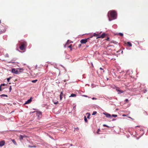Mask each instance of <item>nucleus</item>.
Returning <instances> with one entry per match:
<instances>
[{
	"label": "nucleus",
	"mask_w": 148,
	"mask_h": 148,
	"mask_svg": "<svg viewBox=\"0 0 148 148\" xmlns=\"http://www.w3.org/2000/svg\"><path fill=\"white\" fill-rule=\"evenodd\" d=\"M103 126L104 127H109L108 126V125H106V124H103Z\"/></svg>",
	"instance_id": "c756f323"
},
{
	"label": "nucleus",
	"mask_w": 148,
	"mask_h": 148,
	"mask_svg": "<svg viewBox=\"0 0 148 148\" xmlns=\"http://www.w3.org/2000/svg\"><path fill=\"white\" fill-rule=\"evenodd\" d=\"M32 97H31L29 99H28L27 101H25V103H24V104H29L32 101Z\"/></svg>",
	"instance_id": "39448f33"
},
{
	"label": "nucleus",
	"mask_w": 148,
	"mask_h": 148,
	"mask_svg": "<svg viewBox=\"0 0 148 148\" xmlns=\"http://www.w3.org/2000/svg\"><path fill=\"white\" fill-rule=\"evenodd\" d=\"M9 89H10V92L11 91V90L12 89V88H11V86H10V88H9Z\"/></svg>",
	"instance_id": "7c9ffc66"
},
{
	"label": "nucleus",
	"mask_w": 148,
	"mask_h": 148,
	"mask_svg": "<svg viewBox=\"0 0 148 148\" xmlns=\"http://www.w3.org/2000/svg\"><path fill=\"white\" fill-rule=\"evenodd\" d=\"M12 142L15 145H16V142L15 141V140L14 139H12Z\"/></svg>",
	"instance_id": "aec40b11"
},
{
	"label": "nucleus",
	"mask_w": 148,
	"mask_h": 148,
	"mask_svg": "<svg viewBox=\"0 0 148 148\" xmlns=\"http://www.w3.org/2000/svg\"><path fill=\"white\" fill-rule=\"evenodd\" d=\"M128 117L129 118H130V119H132V118H131L130 116H129Z\"/></svg>",
	"instance_id": "ea45409f"
},
{
	"label": "nucleus",
	"mask_w": 148,
	"mask_h": 148,
	"mask_svg": "<svg viewBox=\"0 0 148 148\" xmlns=\"http://www.w3.org/2000/svg\"><path fill=\"white\" fill-rule=\"evenodd\" d=\"M23 69H16L13 68L12 69V72L16 74H18L22 72Z\"/></svg>",
	"instance_id": "7ed1b4c3"
},
{
	"label": "nucleus",
	"mask_w": 148,
	"mask_h": 148,
	"mask_svg": "<svg viewBox=\"0 0 148 148\" xmlns=\"http://www.w3.org/2000/svg\"><path fill=\"white\" fill-rule=\"evenodd\" d=\"M42 115L41 113L40 112H37V115L39 117L41 116Z\"/></svg>",
	"instance_id": "ddd939ff"
},
{
	"label": "nucleus",
	"mask_w": 148,
	"mask_h": 148,
	"mask_svg": "<svg viewBox=\"0 0 148 148\" xmlns=\"http://www.w3.org/2000/svg\"><path fill=\"white\" fill-rule=\"evenodd\" d=\"M74 95H75V97L76 96V95L75 94Z\"/></svg>",
	"instance_id": "a18cd8bd"
},
{
	"label": "nucleus",
	"mask_w": 148,
	"mask_h": 148,
	"mask_svg": "<svg viewBox=\"0 0 148 148\" xmlns=\"http://www.w3.org/2000/svg\"><path fill=\"white\" fill-rule=\"evenodd\" d=\"M99 34H96V33H94L90 37V38H92L93 36H96L97 37V38L99 36Z\"/></svg>",
	"instance_id": "6e6552de"
},
{
	"label": "nucleus",
	"mask_w": 148,
	"mask_h": 148,
	"mask_svg": "<svg viewBox=\"0 0 148 148\" xmlns=\"http://www.w3.org/2000/svg\"><path fill=\"white\" fill-rule=\"evenodd\" d=\"M125 101H126V102H127V101H128V100L127 99H126L125 100Z\"/></svg>",
	"instance_id": "c9c22d12"
},
{
	"label": "nucleus",
	"mask_w": 148,
	"mask_h": 148,
	"mask_svg": "<svg viewBox=\"0 0 148 148\" xmlns=\"http://www.w3.org/2000/svg\"><path fill=\"white\" fill-rule=\"evenodd\" d=\"M11 78V77H10L8 78L7 79V81H8V82H9L10 81V79Z\"/></svg>",
	"instance_id": "bb28decb"
},
{
	"label": "nucleus",
	"mask_w": 148,
	"mask_h": 148,
	"mask_svg": "<svg viewBox=\"0 0 148 148\" xmlns=\"http://www.w3.org/2000/svg\"><path fill=\"white\" fill-rule=\"evenodd\" d=\"M108 16L109 21H111L112 20L115 19L116 18V12L114 10L110 11L108 12Z\"/></svg>",
	"instance_id": "f257e3e1"
},
{
	"label": "nucleus",
	"mask_w": 148,
	"mask_h": 148,
	"mask_svg": "<svg viewBox=\"0 0 148 148\" xmlns=\"http://www.w3.org/2000/svg\"><path fill=\"white\" fill-rule=\"evenodd\" d=\"M138 127V126H136V127Z\"/></svg>",
	"instance_id": "de8ad7c7"
},
{
	"label": "nucleus",
	"mask_w": 148,
	"mask_h": 148,
	"mask_svg": "<svg viewBox=\"0 0 148 148\" xmlns=\"http://www.w3.org/2000/svg\"><path fill=\"white\" fill-rule=\"evenodd\" d=\"M82 96H83V97H87V95H83Z\"/></svg>",
	"instance_id": "f704fd0d"
},
{
	"label": "nucleus",
	"mask_w": 148,
	"mask_h": 148,
	"mask_svg": "<svg viewBox=\"0 0 148 148\" xmlns=\"http://www.w3.org/2000/svg\"><path fill=\"white\" fill-rule=\"evenodd\" d=\"M112 116L113 117H116L117 116V115L116 114H112Z\"/></svg>",
	"instance_id": "b1692460"
},
{
	"label": "nucleus",
	"mask_w": 148,
	"mask_h": 148,
	"mask_svg": "<svg viewBox=\"0 0 148 148\" xmlns=\"http://www.w3.org/2000/svg\"><path fill=\"white\" fill-rule=\"evenodd\" d=\"M118 94H121L122 93H123V90H119V91H118Z\"/></svg>",
	"instance_id": "6ab92c4d"
},
{
	"label": "nucleus",
	"mask_w": 148,
	"mask_h": 148,
	"mask_svg": "<svg viewBox=\"0 0 148 148\" xmlns=\"http://www.w3.org/2000/svg\"><path fill=\"white\" fill-rule=\"evenodd\" d=\"M92 99H96L95 98H94V97H93V98H92Z\"/></svg>",
	"instance_id": "a19ab883"
},
{
	"label": "nucleus",
	"mask_w": 148,
	"mask_h": 148,
	"mask_svg": "<svg viewBox=\"0 0 148 148\" xmlns=\"http://www.w3.org/2000/svg\"><path fill=\"white\" fill-rule=\"evenodd\" d=\"M119 34L120 36H123V34L121 33H119Z\"/></svg>",
	"instance_id": "a878e982"
},
{
	"label": "nucleus",
	"mask_w": 148,
	"mask_h": 148,
	"mask_svg": "<svg viewBox=\"0 0 148 148\" xmlns=\"http://www.w3.org/2000/svg\"><path fill=\"white\" fill-rule=\"evenodd\" d=\"M25 136H23L22 135H21L20 136L19 139L20 140L23 139L24 137Z\"/></svg>",
	"instance_id": "4468645a"
},
{
	"label": "nucleus",
	"mask_w": 148,
	"mask_h": 148,
	"mask_svg": "<svg viewBox=\"0 0 148 148\" xmlns=\"http://www.w3.org/2000/svg\"><path fill=\"white\" fill-rule=\"evenodd\" d=\"M86 115H88L87 116V118L88 119H90V114L89 113H87L86 114Z\"/></svg>",
	"instance_id": "dca6fc26"
},
{
	"label": "nucleus",
	"mask_w": 148,
	"mask_h": 148,
	"mask_svg": "<svg viewBox=\"0 0 148 148\" xmlns=\"http://www.w3.org/2000/svg\"><path fill=\"white\" fill-rule=\"evenodd\" d=\"M1 87H2V86L0 85V91H1L2 90H1Z\"/></svg>",
	"instance_id": "72a5a7b5"
},
{
	"label": "nucleus",
	"mask_w": 148,
	"mask_h": 148,
	"mask_svg": "<svg viewBox=\"0 0 148 148\" xmlns=\"http://www.w3.org/2000/svg\"><path fill=\"white\" fill-rule=\"evenodd\" d=\"M106 35V34L105 33H103L101 35H99V36L97 38H96L97 39L98 38H104V37H105V36Z\"/></svg>",
	"instance_id": "423d86ee"
},
{
	"label": "nucleus",
	"mask_w": 148,
	"mask_h": 148,
	"mask_svg": "<svg viewBox=\"0 0 148 148\" xmlns=\"http://www.w3.org/2000/svg\"><path fill=\"white\" fill-rule=\"evenodd\" d=\"M81 46V44H80V45H79V46Z\"/></svg>",
	"instance_id": "37998d69"
},
{
	"label": "nucleus",
	"mask_w": 148,
	"mask_h": 148,
	"mask_svg": "<svg viewBox=\"0 0 148 148\" xmlns=\"http://www.w3.org/2000/svg\"><path fill=\"white\" fill-rule=\"evenodd\" d=\"M75 129H76V130H78L79 129L78 127L75 128Z\"/></svg>",
	"instance_id": "2f4dec72"
},
{
	"label": "nucleus",
	"mask_w": 148,
	"mask_h": 148,
	"mask_svg": "<svg viewBox=\"0 0 148 148\" xmlns=\"http://www.w3.org/2000/svg\"><path fill=\"white\" fill-rule=\"evenodd\" d=\"M109 37H108V38L107 39H106L108 40H109Z\"/></svg>",
	"instance_id": "79ce46f5"
},
{
	"label": "nucleus",
	"mask_w": 148,
	"mask_h": 148,
	"mask_svg": "<svg viewBox=\"0 0 148 148\" xmlns=\"http://www.w3.org/2000/svg\"><path fill=\"white\" fill-rule=\"evenodd\" d=\"M66 45H66V44L65 45V47H66Z\"/></svg>",
	"instance_id": "49530a36"
},
{
	"label": "nucleus",
	"mask_w": 148,
	"mask_h": 148,
	"mask_svg": "<svg viewBox=\"0 0 148 148\" xmlns=\"http://www.w3.org/2000/svg\"><path fill=\"white\" fill-rule=\"evenodd\" d=\"M103 114H104L107 118H110L111 116V115L109 113H103Z\"/></svg>",
	"instance_id": "9d476101"
},
{
	"label": "nucleus",
	"mask_w": 148,
	"mask_h": 148,
	"mask_svg": "<svg viewBox=\"0 0 148 148\" xmlns=\"http://www.w3.org/2000/svg\"><path fill=\"white\" fill-rule=\"evenodd\" d=\"M97 112L96 111H94L92 114V115H94L95 114L97 113Z\"/></svg>",
	"instance_id": "5701e85b"
},
{
	"label": "nucleus",
	"mask_w": 148,
	"mask_h": 148,
	"mask_svg": "<svg viewBox=\"0 0 148 148\" xmlns=\"http://www.w3.org/2000/svg\"><path fill=\"white\" fill-rule=\"evenodd\" d=\"M99 69L101 71V73H102L104 72V71L103 69L102 68L100 67L99 68Z\"/></svg>",
	"instance_id": "2eb2a0df"
},
{
	"label": "nucleus",
	"mask_w": 148,
	"mask_h": 148,
	"mask_svg": "<svg viewBox=\"0 0 148 148\" xmlns=\"http://www.w3.org/2000/svg\"><path fill=\"white\" fill-rule=\"evenodd\" d=\"M4 27L3 26L0 27V33H3L5 32V29H4Z\"/></svg>",
	"instance_id": "0eeeda50"
},
{
	"label": "nucleus",
	"mask_w": 148,
	"mask_h": 148,
	"mask_svg": "<svg viewBox=\"0 0 148 148\" xmlns=\"http://www.w3.org/2000/svg\"><path fill=\"white\" fill-rule=\"evenodd\" d=\"M115 88H116V90L118 92V91L120 90L119 89V87H116V86H115Z\"/></svg>",
	"instance_id": "4be33fe9"
},
{
	"label": "nucleus",
	"mask_w": 148,
	"mask_h": 148,
	"mask_svg": "<svg viewBox=\"0 0 148 148\" xmlns=\"http://www.w3.org/2000/svg\"><path fill=\"white\" fill-rule=\"evenodd\" d=\"M84 120L85 122L87 123L88 120L86 118V116H84Z\"/></svg>",
	"instance_id": "a211bd4d"
},
{
	"label": "nucleus",
	"mask_w": 148,
	"mask_h": 148,
	"mask_svg": "<svg viewBox=\"0 0 148 148\" xmlns=\"http://www.w3.org/2000/svg\"><path fill=\"white\" fill-rule=\"evenodd\" d=\"M20 43L21 45L19 47V49L21 51H24L25 50L27 46V42L25 41H24L21 42Z\"/></svg>",
	"instance_id": "f03ea898"
},
{
	"label": "nucleus",
	"mask_w": 148,
	"mask_h": 148,
	"mask_svg": "<svg viewBox=\"0 0 148 148\" xmlns=\"http://www.w3.org/2000/svg\"><path fill=\"white\" fill-rule=\"evenodd\" d=\"M74 97V94L73 93H72V94L71 96H69V97Z\"/></svg>",
	"instance_id": "cd10ccee"
},
{
	"label": "nucleus",
	"mask_w": 148,
	"mask_h": 148,
	"mask_svg": "<svg viewBox=\"0 0 148 148\" xmlns=\"http://www.w3.org/2000/svg\"><path fill=\"white\" fill-rule=\"evenodd\" d=\"M58 101H57V102H54V103L55 104H57V103H58Z\"/></svg>",
	"instance_id": "4c0bfd02"
},
{
	"label": "nucleus",
	"mask_w": 148,
	"mask_h": 148,
	"mask_svg": "<svg viewBox=\"0 0 148 148\" xmlns=\"http://www.w3.org/2000/svg\"><path fill=\"white\" fill-rule=\"evenodd\" d=\"M100 130L99 129H98L97 130V133L98 134H99V132L100 131Z\"/></svg>",
	"instance_id": "393cba45"
},
{
	"label": "nucleus",
	"mask_w": 148,
	"mask_h": 148,
	"mask_svg": "<svg viewBox=\"0 0 148 148\" xmlns=\"http://www.w3.org/2000/svg\"><path fill=\"white\" fill-rule=\"evenodd\" d=\"M5 84H1V86H5Z\"/></svg>",
	"instance_id": "473e14b6"
},
{
	"label": "nucleus",
	"mask_w": 148,
	"mask_h": 148,
	"mask_svg": "<svg viewBox=\"0 0 148 148\" xmlns=\"http://www.w3.org/2000/svg\"><path fill=\"white\" fill-rule=\"evenodd\" d=\"M122 116H126L127 115L125 114H123L122 115Z\"/></svg>",
	"instance_id": "e433bc0d"
},
{
	"label": "nucleus",
	"mask_w": 148,
	"mask_h": 148,
	"mask_svg": "<svg viewBox=\"0 0 148 148\" xmlns=\"http://www.w3.org/2000/svg\"><path fill=\"white\" fill-rule=\"evenodd\" d=\"M127 45L129 47H131L132 46V44L130 42H127Z\"/></svg>",
	"instance_id": "f8f14e48"
},
{
	"label": "nucleus",
	"mask_w": 148,
	"mask_h": 148,
	"mask_svg": "<svg viewBox=\"0 0 148 148\" xmlns=\"http://www.w3.org/2000/svg\"><path fill=\"white\" fill-rule=\"evenodd\" d=\"M68 47L70 48H71V45H69L68 46H67Z\"/></svg>",
	"instance_id": "c85d7f7f"
},
{
	"label": "nucleus",
	"mask_w": 148,
	"mask_h": 148,
	"mask_svg": "<svg viewBox=\"0 0 148 148\" xmlns=\"http://www.w3.org/2000/svg\"><path fill=\"white\" fill-rule=\"evenodd\" d=\"M90 38H87L82 39L80 40V42L82 44H85L88 41Z\"/></svg>",
	"instance_id": "20e7f679"
},
{
	"label": "nucleus",
	"mask_w": 148,
	"mask_h": 148,
	"mask_svg": "<svg viewBox=\"0 0 148 148\" xmlns=\"http://www.w3.org/2000/svg\"><path fill=\"white\" fill-rule=\"evenodd\" d=\"M5 142L4 141L0 142V146H2L5 144Z\"/></svg>",
	"instance_id": "9b49d317"
},
{
	"label": "nucleus",
	"mask_w": 148,
	"mask_h": 148,
	"mask_svg": "<svg viewBox=\"0 0 148 148\" xmlns=\"http://www.w3.org/2000/svg\"><path fill=\"white\" fill-rule=\"evenodd\" d=\"M88 47V46H86V47Z\"/></svg>",
	"instance_id": "c03bdc74"
},
{
	"label": "nucleus",
	"mask_w": 148,
	"mask_h": 148,
	"mask_svg": "<svg viewBox=\"0 0 148 148\" xmlns=\"http://www.w3.org/2000/svg\"><path fill=\"white\" fill-rule=\"evenodd\" d=\"M38 81L37 79H36L35 80H33L32 81V82L33 83H35L36 82Z\"/></svg>",
	"instance_id": "412c9836"
},
{
	"label": "nucleus",
	"mask_w": 148,
	"mask_h": 148,
	"mask_svg": "<svg viewBox=\"0 0 148 148\" xmlns=\"http://www.w3.org/2000/svg\"><path fill=\"white\" fill-rule=\"evenodd\" d=\"M64 94H63V92H61L60 94V100H61L62 99V98L63 97H64Z\"/></svg>",
	"instance_id": "1a4fd4ad"
},
{
	"label": "nucleus",
	"mask_w": 148,
	"mask_h": 148,
	"mask_svg": "<svg viewBox=\"0 0 148 148\" xmlns=\"http://www.w3.org/2000/svg\"><path fill=\"white\" fill-rule=\"evenodd\" d=\"M0 96L1 97H8V96L7 95H5V94H2L0 95Z\"/></svg>",
	"instance_id": "f3484780"
},
{
	"label": "nucleus",
	"mask_w": 148,
	"mask_h": 148,
	"mask_svg": "<svg viewBox=\"0 0 148 148\" xmlns=\"http://www.w3.org/2000/svg\"><path fill=\"white\" fill-rule=\"evenodd\" d=\"M115 120H116V119H112V121H114Z\"/></svg>",
	"instance_id": "58836bf2"
}]
</instances>
